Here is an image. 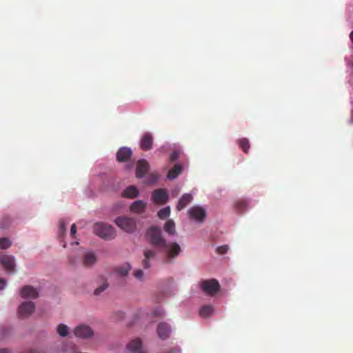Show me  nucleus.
Returning <instances> with one entry per match:
<instances>
[{"label":"nucleus","instance_id":"f257e3e1","mask_svg":"<svg viewBox=\"0 0 353 353\" xmlns=\"http://www.w3.org/2000/svg\"><path fill=\"white\" fill-rule=\"evenodd\" d=\"M146 237L152 245L166 254L168 260L176 258L181 252V247L177 243L167 242L163 236L162 230L159 227H150L147 230Z\"/></svg>","mask_w":353,"mask_h":353},{"label":"nucleus","instance_id":"f03ea898","mask_svg":"<svg viewBox=\"0 0 353 353\" xmlns=\"http://www.w3.org/2000/svg\"><path fill=\"white\" fill-rule=\"evenodd\" d=\"M93 230L96 235L101 239L110 240L115 237L114 229L110 225L103 223H97L93 226Z\"/></svg>","mask_w":353,"mask_h":353},{"label":"nucleus","instance_id":"7ed1b4c3","mask_svg":"<svg viewBox=\"0 0 353 353\" xmlns=\"http://www.w3.org/2000/svg\"><path fill=\"white\" fill-rule=\"evenodd\" d=\"M115 224L123 231L132 233L137 229V221L128 216H118L114 220Z\"/></svg>","mask_w":353,"mask_h":353},{"label":"nucleus","instance_id":"20e7f679","mask_svg":"<svg viewBox=\"0 0 353 353\" xmlns=\"http://www.w3.org/2000/svg\"><path fill=\"white\" fill-rule=\"evenodd\" d=\"M202 291L210 296L216 294L220 289V285L214 279L204 280L200 284Z\"/></svg>","mask_w":353,"mask_h":353},{"label":"nucleus","instance_id":"39448f33","mask_svg":"<svg viewBox=\"0 0 353 353\" xmlns=\"http://www.w3.org/2000/svg\"><path fill=\"white\" fill-rule=\"evenodd\" d=\"M188 214L191 219L200 223L203 222L206 217L205 210L203 207L199 205H194L188 209Z\"/></svg>","mask_w":353,"mask_h":353},{"label":"nucleus","instance_id":"423d86ee","mask_svg":"<svg viewBox=\"0 0 353 353\" xmlns=\"http://www.w3.org/2000/svg\"><path fill=\"white\" fill-rule=\"evenodd\" d=\"M34 308L35 305L31 301L21 303L18 308L19 317L21 319L28 317L34 312Z\"/></svg>","mask_w":353,"mask_h":353},{"label":"nucleus","instance_id":"0eeeda50","mask_svg":"<svg viewBox=\"0 0 353 353\" xmlns=\"http://www.w3.org/2000/svg\"><path fill=\"white\" fill-rule=\"evenodd\" d=\"M152 199L157 204H164L168 200V194L165 189H157L153 191Z\"/></svg>","mask_w":353,"mask_h":353},{"label":"nucleus","instance_id":"6e6552de","mask_svg":"<svg viewBox=\"0 0 353 353\" xmlns=\"http://www.w3.org/2000/svg\"><path fill=\"white\" fill-rule=\"evenodd\" d=\"M74 333L77 337L87 339L93 335V330L88 325H80L74 329Z\"/></svg>","mask_w":353,"mask_h":353},{"label":"nucleus","instance_id":"1a4fd4ad","mask_svg":"<svg viewBox=\"0 0 353 353\" xmlns=\"http://www.w3.org/2000/svg\"><path fill=\"white\" fill-rule=\"evenodd\" d=\"M157 332L159 337L162 340H165L170 337L171 333V327L170 325L165 323L161 322L159 323L157 328Z\"/></svg>","mask_w":353,"mask_h":353},{"label":"nucleus","instance_id":"9d476101","mask_svg":"<svg viewBox=\"0 0 353 353\" xmlns=\"http://www.w3.org/2000/svg\"><path fill=\"white\" fill-rule=\"evenodd\" d=\"M0 263L3 266L4 269L10 273L14 271L15 264L14 258L10 255H3L0 257Z\"/></svg>","mask_w":353,"mask_h":353},{"label":"nucleus","instance_id":"9b49d317","mask_svg":"<svg viewBox=\"0 0 353 353\" xmlns=\"http://www.w3.org/2000/svg\"><path fill=\"white\" fill-rule=\"evenodd\" d=\"M144 259L142 260V266L145 269L150 268V260L155 259L157 252L152 249H145L143 251Z\"/></svg>","mask_w":353,"mask_h":353},{"label":"nucleus","instance_id":"f8f14e48","mask_svg":"<svg viewBox=\"0 0 353 353\" xmlns=\"http://www.w3.org/2000/svg\"><path fill=\"white\" fill-rule=\"evenodd\" d=\"M150 165L145 159L138 161L137 163L136 176L137 178H142L148 171Z\"/></svg>","mask_w":353,"mask_h":353},{"label":"nucleus","instance_id":"ddd939ff","mask_svg":"<svg viewBox=\"0 0 353 353\" xmlns=\"http://www.w3.org/2000/svg\"><path fill=\"white\" fill-rule=\"evenodd\" d=\"M153 138L150 133H145L140 141V147L144 151L150 150L152 148Z\"/></svg>","mask_w":353,"mask_h":353},{"label":"nucleus","instance_id":"4468645a","mask_svg":"<svg viewBox=\"0 0 353 353\" xmlns=\"http://www.w3.org/2000/svg\"><path fill=\"white\" fill-rule=\"evenodd\" d=\"M127 350L130 353H144L142 350V341L139 338L130 341L127 345Z\"/></svg>","mask_w":353,"mask_h":353},{"label":"nucleus","instance_id":"2eb2a0df","mask_svg":"<svg viewBox=\"0 0 353 353\" xmlns=\"http://www.w3.org/2000/svg\"><path fill=\"white\" fill-rule=\"evenodd\" d=\"M20 293L25 299H36L39 294L37 290L31 285L23 286Z\"/></svg>","mask_w":353,"mask_h":353},{"label":"nucleus","instance_id":"dca6fc26","mask_svg":"<svg viewBox=\"0 0 353 353\" xmlns=\"http://www.w3.org/2000/svg\"><path fill=\"white\" fill-rule=\"evenodd\" d=\"M132 156V150L129 148L123 147L117 153V159L119 162L128 161Z\"/></svg>","mask_w":353,"mask_h":353},{"label":"nucleus","instance_id":"f3484780","mask_svg":"<svg viewBox=\"0 0 353 353\" xmlns=\"http://www.w3.org/2000/svg\"><path fill=\"white\" fill-rule=\"evenodd\" d=\"M183 165L181 163H176L171 168L168 173L167 177L170 180L176 179L183 170Z\"/></svg>","mask_w":353,"mask_h":353},{"label":"nucleus","instance_id":"a211bd4d","mask_svg":"<svg viewBox=\"0 0 353 353\" xmlns=\"http://www.w3.org/2000/svg\"><path fill=\"white\" fill-rule=\"evenodd\" d=\"M146 208V203L141 200H137L130 205V210L137 214L143 213Z\"/></svg>","mask_w":353,"mask_h":353},{"label":"nucleus","instance_id":"6ab92c4d","mask_svg":"<svg viewBox=\"0 0 353 353\" xmlns=\"http://www.w3.org/2000/svg\"><path fill=\"white\" fill-rule=\"evenodd\" d=\"M193 199L192 194H184L179 199L176 205V210L181 211L183 210L188 203H190Z\"/></svg>","mask_w":353,"mask_h":353},{"label":"nucleus","instance_id":"aec40b11","mask_svg":"<svg viewBox=\"0 0 353 353\" xmlns=\"http://www.w3.org/2000/svg\"><path fill=\"white\" fill-rule=\"evenodd\" d=\"M97 261V257L94 252H87L83 259V265L85 267L92 266Z\"/></svg>","mask_w":353,"mask_h":353},{"label":"nucleus","instance_id":"412c9836","mask_svg":"<svg viewBox=\"0 0 353 353\" xmlns=\"http://www.w3.org/2000/svg\"><path fill=\"white\" fill-rule=\"evenodd\" d=\"M122 196L130 199L136 198L139 196V190L135 186L128 187L122 193Z\"/></svg>","mask_w":353,"mask_h":353},{"label":"nucleus","instance_id":"4be33fe9","mask_svg":"<svg viewBox=\"0 0 353 353\" xmlns=\"http://www.w3.org/2000/svg\"><path fill=\"white\" fill-rule=\"evenodd\" d=\"M131 270V265L128 263H125L121 265L117 266L114 269V272L121 276H126Z\"/></svg>","mask_w":353,"mask_h":353},{"label":"nucleus","instance_id":"5701e85b","mask_svg":"<svg viewBox=\"0 0 353 353\" xmlns=\"http://www.w3.org/2000/svg\"><path fill=\"white\" fill-rule=\"evenodd\" d=\"M249 203L244 199H239L234 203V208L239 213H243L248 208Z\"/></svg>","mask_w":353,"mask_h":353},{"label":"nucleus","instance_id":"b1692460","mask_svg":"<svg viewBox=\"0 0 353 353\" xmlns=\"http://www.w3.org/2000/svg\"><path fill=\"white\" fill-rule=\"evenodd\" d=\"M164 230L170 235H174L175 234V223L172 219H169L165 222L164 225Z\"/></svg>","mask_w":353,"mask_h":353},{"label":"nucleus","instance_id":"393cba45","mask_svg":"<svg viewBox=\"0 0 353 353\" xmlns=\"http://www.w3.org/2000/svg\"><path fill=\"white\" fill-rule=\"evenodd\" d=\"M214 312V307L212 305H208L203 306L199 312L200 316L203 318L209 317Z\"/></svg>","mask_w":353,"mask_h":353},{"label":"nucleus","instance_id":"a878e982","mask_svg":"<svg viewBox=\"0 0 353 353\" xmlns=\"http://www.w3.org/2000/svg\"><path fill=\"white\" fill-rule=\"evenodd\" d=\"M237 143H238L239 147L243 151V152H245V153H248V150H249V149L250 148V141H249V140L248 139H246V138L239 139L237 141Z\"/></svg>","mask_w":353,"mask_h":353},{"label":"nucleus","instance_id":"bb28decb","mask_svg":"<svg viewBox=\"0 0 353 353\" xmlns=\"http://www.w3.org/2000/svg\"><path fill=\"white\" fill-rule=\"evenodd\" d=\"M170 214V208L169 206L161 209L158 212V216L161 219H165Z\"/></svg>","mask_w":353,"mask_h":353},{"label":"nucleus","instance_id":"cd10ccee","mask_svg":"<svg viewBox=\"0 0 353 353\" xmlns=\"http://www.w3.org/2000/svg\"><path fill=\"white\" fill-rule=\"evenodd\" d=\"M57 332L61 336H66L68 334V327L64 324H59L57 327Z\"/></svg>","mask_w":353,"mask_h":353},{"label":"nucleus","instance_id":"c85d7f7f","mask_svg":"<svg viewBox=\"0 0 353 353\" xmlns=\"http://www.w3.org/2000/svg\"><path fill=\"white\" fill-rule=\"evenodd\" d=\"M12 245V242L6 237L0 238V249H8Z\"/></svg>","mask_w":353,"mask_h":353},{"label":"nucleus","instance_id":"c756f323","mask_svg":"<svg viewBox=\"0 0 353 353\" xmlns=\"http://www.w3.org/2000/svg\"><path fill=\"white\" fill-rule=\"evenodd\" d=\"M108 287V283L105 281L101 286L97 288L94 290L95 295H99Z\"/></svg>","mask_w":353,"mask_h":353},{"label":"nucleus","instance_id":"7c9ffc66","mask_svg":"<svg viewBox=\"0 0 353 353\" xmlns=\"http://www.w3.org/2000/svg\"><path fill=\"white\" fill-rule=\"evenodd\" d=\"M228 250L229 246L228 245H223L217 247L216 251L219 254H224L228 252Z\"/></svg>","mask_w":353,"mask_h":353},{"label":"nucleus","instance_id":"2f4dec72","mask_svg":"<svg viewBox=\"0 0 353 353\" xmlns=\"http://www.w3.org/2000/svg\"><path fill=\"white\" fill-rule=\"evenodd\" d=\"M180 156V152L178 150H174L170 155V162H174L176 161Z\"/></svg>","mask_w":353,"mask_h":353},{"label":"nucleus","instance_id":"473e14b6","mask_svg":"<svg viewBox=\"0 0 353 353\" xmlns=\"http://www.w3.org/2000/svg\"><path fill=\"white\" fill-rule=\"evenodd\" d=\"M153 315L155 316H163L164 315V311L161 307H157L153 310Z\"/></svg>","mask_w":353,"mask_h":353},{"label":"nucleus","instance_id":"72a5a7b5","mask_svg":"<svg viewBox=\"0 0 353 353\" xmlns=\"http://www.w3.org/2000/svg\"><path fill=\"white\" fill-rule=\"evenodd\" d=\"M65 223L63 220L59 221V234L62 235L65 232Z\"/></svg>","mask_w":353,"mask_h":353},{"label":"nucleus","instance_id":"f704fd0d","mask_svg":"<svg viewBox=\"0 0 353 353\" xmlns=\"http://www.w3.org/2000/svg\"><path fill=\"white\" fill-rule=\"evenodd\" d=\"M133 275L136 279L139 280H142L143 276V272L141 270H137L134 271Z\"/></svg>","mask_w":353,"mask_h":353},{"label":"nucleus","instance_id":"c9c22d12","mask_svg":"<svg viewBox=\"0 0 353 353\" xmlns=\"http://www.w3.org/2000/svg\"><path fill=\"white\" fill-rule=\"evenodd\" d=\"M159 177V176L158 173H152L150 175V181L152 183L156 182L158 180Z\"/></svg>","mask_w":353,"mask_h":353},{"label":"nucleus","instance_id":"e433bc0d","mask_svg":"<svg viewBox=\"0 0 353 353\" xmlns=\"http://www.w3.org/2000/svg\"><path fill=\"white\" fill-rule=\"evenodd\" d=\"M76 232H77V227H76V225L74 223L71 226L70 233L72 236H74L76 234Z\"/></svg>","mask_w":353,"mask_h":353},{"label":"nucleus","instance_id":"4c0bfd02","mask_svg":"<svg viewBox=\"0 0 353 353\" xmlns=\"http://www.w3.org/2000/svg\"><path fill=\"white\" fill-rule=\"evenodd\" d=\"M6 285V282L4 279L0 278V290L3 289Z\"/></svg>","mask_w":353,"mask_h":353},{"label":"nucleus","instance_id":"58836bf2","mask_svg":"<svg viewBox=\"0 0 353 353\" xmlns=\"http://www.w3.org/2000/svg\"><path fill=\"white\" fill-rule=\"evenodd\" d=\"M0 353H9V351L7 349L0 350Z\"/></svg>","mask_w":353,"mask_h":353},{"label":"nucleus","instance_id":"ea45409f","mask_svg":"<svg viewBox=\"0 0 353 353\" xmlns=\"http://www.w3.org/2000/svg\"><path fill=\"white\" fill-rule=\"evenodd\" d=\"M350 38L351 41L353 43V30L350 34Z\"/></svg>","mask_w":353,"mask_h":353}]
</instances>
